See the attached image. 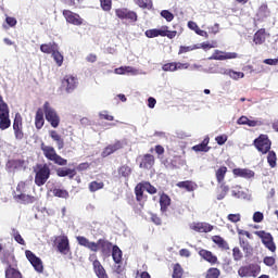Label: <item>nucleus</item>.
I'll list each match as a JSON object with an SVG mask.
<instances>
[{"label": "nucleus", "mask_w": 278, "mask_h": 278, "mask_svg": "<svg viewBox=\"0 0 278 278\" xmlns=\"http://www.w3.org/2000/svg\"><path fill=\"white\" fill-rule=\"evenodd\" d=\"M58 49L55 42L43 43L40 46L41 53L52 54Z\"/></svg>", "instance_id": "nucleus-36"}, {"label": "nucleus", "mask_w": 278, "mask_h": 278, "mask_svg": "<svg viewBox=\"0 0 278 278\" xmlns=\"http://www.w3.org/2000/svg\"><path fill=\"white\" fill-rule=\"evenodd\" d=\"M13 199L14 201H17V203H22L23 205H31V203H36V201H38V198L29 195L27 193L13 194Z\"/></svg>", "instance_id": "nucleus-20"}, {"label": "nucleus", "mask_w": 278, "mask_h": 278, "mask_svg": "<svg viewBox=\"0 0 278 278\" xmlns=\"http://www.w3.org/2000/svg\"><path fill=\"white\" fill-rule=\"evenodd\" d=\"M154 164H155V156H153V154H144L141 159L139 166L141 168H144L146 170H149L150 168H153Z\"/></svg>", "instance_id": "nucleus-22"}, {"label": "nucleus", "mask_w": 278, "mask_h": 278, "mask_svg": "<svg viewBox=\"0 0 278 278\" xmlns=\"http://www.w3.org/2000/svg\"><path fill=\"white\" fill-rule=\"evenodd\" d=\"M112 257L115 264H121V262H123V251H121V248H118V245H113Z\"/></svg>", "instance_id": "nucleus-34"}, {"label": "nucleus", "mask_w": 278, "mask_h": 278, "mask_svg": "<svg viewBox=\"0 0 278 278\" xmlns=\"http://www.w3.org/2000/svg\"><path fill=\"white\" fill-rule=\"evenodd\" d=\"M177 36V30H168V26H162V38L173 40Z\"/></svg>", "instance_id": "nucleus-40"}, {"label": "nucleus", "mask_w": 278, "mask_h": 278, "mask_svg": "<svg viewBox=\"0 0 278 278\" xmlns=\"http://www.w3.org/2000/svg\"><path fill=\"white\" fill-rule=\"evenodd\" d=\"M207 144H210V137L204 138L200 144L193 146L192 149L195 153H207L212 149Z\"/></svg>", "instance_id": "nucleus-25"}, {"label": "nucleus", "mask_w": 278, "mask_h": 278, "mask_svg": "<svg viewBox=\"0 0 278 278\" xmlns=\"http://www.w3.org/2000/svg\"><path fill=\"white\" fill-rule=\"evenodd\" d=\"M100 5L104 12H110L112 10V0H100Z\"/></svg>", "instance_id": "nucleus-55"}, {"label": "nucleus", "mask_w": 278, "mask_h": 278, "mask_svg": "<svg viewBox=\"0 0 278 278\" xmlns=\"http://www.w3.org/2000/svg\"><path fill=\"white\" fill-rule=\"evenodd\" d=\"M227 218H228V220H229L230 223H240V220H241V215H240V213H237V214H229V215L227 216Z\"/></svg>", "instance_id": "nucleus-61"}, {"label": "nucleus", "mask_w": 278, "mask_h": 278, "mask_svg": "<svg viewBox=\"0 0 278 278\" xmlns=\"http://www.w3.org/2000/svg\"><path fill=\"white\" fill-rule=\"evenodd\" d=\"M41 151L45 157L48 159L49 162H53V164H56V166H66V164H68V161L58 154L55 148L51 146H46L45 143H42Z\"/></svg>", "instance_id": "nucleus-3"}, {"label": "nucleus", "mask_w": 278, "mask_h": 278, "mask_svg": "<svg viewBox=\"0 0 278 278\" xmlns=\"http://www.w3.org/2000/svg\"><path fill=\"white\" fill-rule=\"evenodd\" d=\"M197 49H201V47H199V45L180 46L178 55H182V53H190V51H197Z\"/></svg>", "instance_id": "nucleus-41"}, {"label": "nucleus", "mask_w": 278, "mask_h": 278, "mask_svg": "<svg viewBox=\"0 0 278 278\" xmlns=\"http://www.w3.org/2000/svg\"><path fill=\"white\" fill-rule=\"evenodd\" d=\"M254 233H255V236L261 238L262 243L264 244V247L266 249H268V251H270L271 253H276L277 245L275 244V240L273 238V235H270V232L260 230V231H255Z\"/></svg>", "instance_id": "nucleus-9"}, {"label": "nucleus", "mask_w": 278, "mask_h": 278, "mask_svg": "<svg viewBox=\"0 0 278 278\" xmlns=\"http://www.w3.org/2000/svg\"><path fill=\"white\" fill-rule=\"evenodd\" d=\"M12 125V121L10 119V108L8 103L3 101V97L0 96V129L1 131H5V129H10Z\"/></svg>", "instance_id": "nucleus-4"}, {"label": "nucleus", "mask_w": 278, "mask_h": 278, "mask_svg": "<svg viewBox=\"0 0 278 278\" xmlns=\"http://www.w3.org/2000/svg\"><path fill=\"white\" fill-rule=\"evenodd\" d=\"M50 138L56 142L59 150L64 149V139H62V136L56 130H50Z\"/></svg>", "instance_id": "nucleus-33"}, {"label": "nucleus", "mask_w": 278, "mask_h": 278, "mask_svg": "<svg viewBox=\"0 0 278 278\" xmlns=\"http://www.w3.org/2000/svg\"><path fill=\"white\" fill-rule=\"evenodd\" d=\"M226 75H228L231 79H242L244 78V73L242 72H236L233 70H227L226 72Z\"/></svg>", "instance_id": "nucleus-50"}, {"label": "nucleus", "mask_w": 278, "mask_h": 278, "mask_svg": "<svg viewBox=\"0 0 278 278\" xmlns=\"http://www.w3.org/2000/svg\"><path fill=\"white\" fill-rule=\"evenodd\" d=\"M267 162L270 166V168H275L277 166V153H275V151H270L267 152Z\"/></svg>", "instance_id": "nucleus-47"}, {"label": "nucleus", "mask_w": 278, "mask_h": 278, "mask_svg": "<svg viewBox=\"0 0 278 278\" xmlns=\"http://www.w3.org/2000/svg\"><path fill=\"white\" fill-rule=\"evenodd\" d=\"M135 197L138 205H140V207H144V204L147 203L149 197L144 194V189L142 187V184L140 182L137 184L135 187Z\"/></svg>", "instance_id": "nucleus-15"}, {"label": "nucleus", "mask_w": 278, "mask_h": 278, "mask_svg": "<svg viewBox=\"0 0 278 278\" xmlns=\"http://www.w3.org/2000/svg\"><path fill=\"white\" fill-rule=\"evenodd\" d=\"M58 177H70V179H73L75 175H77V170L66 167H60L56 169Z\"/></svg>", "instance_id": "nucleus-27"}, {"label": "nucleus", "mask_w": 278, "mask_h": 278, "mask_svg": "<svg viewBox=\"0 0 278 278\" xmlns=\"http://www.w3.org/2000/svg\"><path fill=\"white\" fill-rule=\"evenodd\" d=\"M239 244L243 251H251V243H249V240L240 237Z\"/></svg>", "instance_id": "nucleus-57"}, {"label": "nucleus", "mask_w": 278, "mask_h": 278, "mask_svg": "<svg viewBox=\"0 0 278 278\" xmlns=\"http://www.w3.org/2000/svg\"><path fill=\"white\" fill-rule=\"evenodd\" d=\"M229 193V186L227 184H219V187L217 188V201H223L225 197Z\"/></svg>", "instance_id": "nucleus-29"}, {"label": "nucleus", "mask_w": 278, "mask_h": 278, "mask_svg": "<svg viewBox=\"0 0 278 278\" xmlns=\"http://www.w3.org/2000/svg\"><path fill=\"white\" fill-rule=\"evenodd\" d=\"M35 127L36 129H42L45 127V109H38L35 115Z\"/></svg>", "instance_id": "nucleus-26"}, {"label": "nucleus", "mask_w": 278, "mask_h": 278, "mask_svg": "<svg viewBox=\"0 0 278 278\" xmlns=\"http://www.w3.org/2000/svg\"><path fill=\"white\" fill-rule=\"evenodd\" d=\"M103 188H105V184H103V181H97V180H93L89 184V190L91 192H97L99 190H103Z\"/></svg>", "instance_id": "nucleus-43"}, {"label": "nucleus", "mask_w": 278, "mask_h": 278, "mask_svg": "<svg viewBox=\"0 0 278 278\" xmlns=\"http://www.w3.org/2000/svg\"><path fill=\"white\" fill-rule=\"evenodd\" d=\"M277 254H275L274 256H265L263 258V264H265V266H269V267H273L275 266V264L277 263Z\"/></svg>", "instance_id": "nucleus-54"}, {"label": "nucleus", "mask_w": 278, "mask_h": 278, "mask_svg": "<svg viewBox=\"0 0 278 278\" xmlns=\"http://www.w3.org/2000/svg\"><path fill=\"white\" fill-rule=\"evenodd\" d=\"M10 168L18 169L25 168V160L16 159L9 161Z\"/></svg>", "instance_id": "nucleus-42"}, {"label": "nucleus", "mask_w": 278, "mask_h": 278, "mask_svg": "<svg viewBox=\"0 0 278 278\" xmlns=\"http://www.w3.org/2000/svg\"><path fill=\"white\" fill-rule=\"evenodd\" d=\"M89 262L92 263L93 271L97 275L98 278H110L108 276V271H105V268L97 257V254H90L89 255Z\"/></svg>", "instance_id": "nucleus-11"}, {"label": "nucleus", "mask_w": 278, "mask_h": 278, "mask_svg": "<svg viewBox=\"0 0 278 278\" xmlns=\"http://www.w3.org/2000/svg\"><path fill=\"white\" fill-rule=\"evenodd\" d=\"M43 113L46 121H48L54 129H58L60 127V115L58 114V111L51 106L49 102L43 103Z\"/></svg>", "instance_id": "nucleus-5"}, {"label": "nucleus", "mask_w": 278, "mask_h": 278, "mask_svg": "<svg viewBox=\"0 0 278 278\" xmlns=\"http://www.w3.org/2000/svg\"><path fill=\"white\" fill-rule=\"evenodd\" d=\"M205 278H220V269L216 267H210L206 270Z\"/></svg>", "instance_id": "nucleus-45"}, {"label": "nucleus", "mask_w": 278, "mask_h": 278, "mask_svg": "<svg viewBox=\"0 0 278 278\" xmlns=\"http://www.w3.org/2000/svg\"><path fill=\"white\" fill-rule=\"evenodd\" d=\"M15 140H23L25 138V132L23 128H13Z\"/></svg>", "instance_id": "nucleus-59"}, {"label": "nucleus", "mask_w": 278, "mask_h": 278, "mask_svg": "<svg viewBox=\"0 0 278 278\" xmlns=\"http://www.w3.org/2000/svg\"><path fill=\"white\" fill-rule=\"evenodd\" d=\"M115 16L121 18V21H130V23H136V21H138V13L135 11H129L126 8L116 9Z\"/></svg>", "instance_id": "nucleus-13"}, {"label": "nucleus", "mask_w": 278, "mask_h": 278, "mask_svg": "<svg viewBox=\"0 0 278 278\" xmlns=\"http://www.w3.org/2000/svg\"><path fill=\"white\" fill-rule=\"evenodd\" d=\"M62 15L70 25H75L76 27L84 25V18L78 13L65 9L62 11Z\"/></svg>", "instance_id": "nucleus-10"}, {"label": "nucleus", "mask_w": 278, "mask_h": 278, "mask_svg": "<svg viewBox=\"0 0 278 278\" xmlns=\"http://www.w3.org/2000/svg\"><path fill=\"white\" fill-rule=\"evenodd\" d=\"M232 175L235 177H242L243 179H252V177H255V172L248 168H235L232 169Z\"/></svg>", "instance_id": "nucleus-23"}, {"label": "nucleus", "mask_w": 278, "mask_h": 278, "mask_svg": "<svg viewBox=\"0 0 278 278\" xmlns=\"http://www.w3.org/2000/svg\"><path fill=\"white\" fill-rule=\"evenodd\" d=\"M28 191H29V182L20 181L13 194H27Z\"/></svg>", "instance_id": "nucleus-35"}, {"label": "nucleus", "mask_w": 278, "mask_h": 278, "mask_svg": "<svg viewBox=\"0 0 278 278\" xmlns=\"http://www.w3.org/2000/svg\"><path fill=\"white\" fill-rule=\"evenodd\" d=\"M160 200V207H161V213L166 214L168 212V207H170V197L164 192L159 193Z\"/></svg>", "instance_id": "nucleus-21"}, {"label": "nucleus", "mask_w": 278, "mask_h": 278, "mask_svg": "<svg viewBox=\"0 0 278 278\" xmlns=\"http://www.w3.org/2000/svg\"><path fill=\"white\" fill-rule=\"evenodd\" d=\"M177 188L186 190L187 192H194L199 188V185L192 180L179 181L176 184Z\"/></svg>", "instance_id": "nucleus-24"}, {"label": "nucleus", "mask_w": 278, "mask_h": 278, "mask_svg": "<svg viewBox=\"0 0 278 278\" xmlns=\"http://www.w3.org/2000/svg\"><path fill=\"white\" fill-rule=\"evenodd\" d=\"M212 241L223 251H229V243L220 236H213Z\"/></svg>", "instance_id": "nucleus-30"}, {"label": "nucleus", "mask_w": 278, "mask_h": 278, "mask_svg": "<svg viewBox=\"0 0 278 278\" xmlns=\"http://www.w3.org/2000/svg\"><path fill=\"white\" fill-rule=\"evenodd\" d=\"M117 173L119 177H124L125 179H127L131 175V167H129V165H122L121 167H118Z\"/></svg>", "instance_id": "nucleus-38"}, {"label": "nucleus", "mask_w": 278, "mask_h": 278, "mask_svg": "<svg viewBox=\"0 0 278 278\" xmlns=\"http://www.w3.org/2000/svg\"><path fill=\"white\" fill-rule=\"evenodd\" d=\"M88 168H90V163L85 162V163H80L76 169L78 170V173H83V170H88Z\"/></svg>", "instance_id": "nucleus-64"}, {"label": "nucleus", "mask_w": 278, "mask_h": 278, "mask_svg": "<svg viewBox=\"0 0 278 278\" xmlns=\"http://www.w3.org/2000/svg\"><path fill=\"white\" fill-rule=\"evenodd\" d=\"M147 38H157L159 36L162 37V27L160 29L157 28H152V29H148L144 33Z\"/></svg>", "instance_id": "nucleus-48"}, {"label": "nucleus", "mask_w": 278, "mask_h": 278, "mask_svg": "<svg viewBox=\"0 0 278 278\" xmlns=\"http://www.w3.org/2000/svg\"><path fill=\"white\" fill-rule=\"evenodd\" d=\"M269 14H270V11L268 10V4H262L258 8V11H257L258 18H267Z\"/></svg>", "instance_id": "nucleus-44"}, {"label": "nucleus", "mask_w": 278, "mask_h": 278, "mask_svg": "<svg viewBox=\"0 0 278 278\" xmlns=\"http://www.w3.org/2000/svg\"><path fill=\"white\" fill-rule=\"evenodd\" d=\"M13 129H23V116L16 113L13 119Z\"/></svg>", "instance_id": "nucleus-49"}, {"label": "nucleus", "mask_w": 278, "mask_h": 278, "mask_svg": "<svg viewBox=\"0 0 278 278\" xmlns=\"http://www.w3.org/2000/svg\"><path fill=\"white\" fill-rule=\"evenodd\" d=\"M25 255L28 262H30L31 266L35 268V270H37V273H42L45 270V267L42 266V260L36 256L34 252H31L30 250H26Z\"/></svg>", "instance_id": "nucleus-14"}, {"label": "nucleus", "mask_w": 278, "mask_h": 278, "mask_svg": "<svg viewBox=\"0 0 278 278\" xmlns=\"http://www.w3.org/2000/svg\"><path fill=\"white\" fill-rule=\"evenodd\" d=\"M190 229H192V231H197L198 233H210V231L214 230V226L205 222H198L191 224Z\"/></svg>", "instance_id": "nucleus-17"}, {"label": "nucleus", "mask_w": 278, "mask_h": 278, "mask_svg": "<svg viewBox=\"0 0 278 278\" xmlns=\"http://www.w3.org/2000/svg\"><path fill=\"white\" fill-rule=\"evenodd\" d=\"M198 253L200 257H202V260H204L205 262H208V264H211L212 266H214L215 264H218V256L214 255L212 251L201 249Z\"/></svg>", "instance_id": "nucleus-19"}, {"label": "nucleus", "mask_w": 278, "mask_h": 278, "mask_svg": "<svg viewBox=\"0 0 278 278\" xmlns=\"http://www.w3.org/2000/svg\"><path fill=\"white\" fill-rule=\"evenodd\" d=\"M232 257L235 262H240L244 255L242 254V251H240V248H233L232 249Z\"/></svg>", "instance_id": "nucleus-56"}, {"label": "nucleus", "mask_w": 278, "mask_h": 278, "mask_svg": "<svg viewBox=\"0 0 278 278\" xmlns=\"http://www.w3.org/2000/svg\"><path fill=\"white\" fill-rule=\"evenodd\" d=\"M238 275L241 278L257 277V275H260V266H257L255 264H249V265L241 266L238 269Z\"/></svg>", "instance_id": "nucleus-12"}, {"label": "nucleus", "mask_w": 278, "mask_h": 278, "mask_svg": "<svg viewBox=\"0 0 278 278\" xmlns=\"http://www.w3.org/2000/svg\"><path fill=\"white\" fill-rule=\"evenodd\" d=\"M227 176V166H220L218 169L215 172V177L217 184H225V177Z\"/></svg>", "instance_id": "nucleus-31"}, {"label": "nucleus", "mask_w": 278, "mask_h": 278, "mask_svg": "<svg viewBox=\"0 0 278 278\" xmlns=\"http://www.w3.org/2000/svg\"><path fill=\"white\" fill-rule=\"evenodd\" d=\"M253 42L255 45H264L266 42V29L265 28H261L254 34Z\"/></svg>", "instance_id": "nucleus-28"}, {"label": "nucleus", "mask_w": 278, "mask_h": 278, "mask_svg": "<svg viewBox=\"0 0 278 278\" xmlns=\"http://www.w3.org/2000/svg\"><path fill=\"white\" fill-rule=\"evenodd\" d=\"M61 88L65 90L67 94L79 88V78L73 74H67L61 79Z\"/></svg>", "instance_id": "nucleus-7"}, {"label": "nucleus", "mask_w": 278, "mask_h": 278, "mask_svg": "<svg viewBox=\"0 0 278 278\" xmlns=\"http://www.w3.org/2000/svg\"><path fill=\"white\" fill-rule=\"evenodd\" d=\"M229 139V137L227 135H219L215 138V141L217 142V144H219V147H223V144H225V142H227V140Z\"/></svg>", "instance_id": "nucleus-60"}, {"label": "nucleus", "mask_w": 278, "mask_h": 278, "mask_svg": "<svg viewBox=\"0 0 278 278\" xmlns=\"http://www.w3.org/2000/svg\"><path fill=\"white\" fill-rule=\"evenodd\" d=\"M141 184L142 188L149 193V194H157V188H155L151 182L143 181L139 182Z\"/></svg>", "instance_id": "nucleus-46"}, {"label": "nucleus", "mask_w": 278, "mask_h": 278, "mask_svg": "<svg viewBox=\"0 0 278 278\" xmlns=\"http://www.w3.org/2000/svg\"><path fill=\"white\" fill-rule=\"evenodd\" d=\"M52 58L54 62H56L58 66H62V64H64V56L60 51H58V49L53 51Z\"/></svg>", "instance_id": "nucleus-52"}, {"label": "nucleus", "mask_w": 278, "mask_h": 278, "mask_svg": "<svg viewBox=\"0 0 278 278\" xmlns=\"http://www.w3.org/2000/svg\"><path fill=\"white\" fill-rule=\"evenodd\" d=\"M161 16L165 18L167 23H170L175 18V15L168 10L161 11Z\"/></svg>", "instance_id": "nucleus-58"}, {"label": "nucleus", "mask_w": 278, "mask_h": 278, "mask_svg": "<svg viewBox=\"0 0 278 278\" xmlns=\"http://www.w3.org/2000/svg\"><path fill=\"white\" fill-rule=\"evenodd\" d=\"M35 173V184L38 186V188H41V186H45L47 181H49V178L51 177V167H49V164H37L36 168L34 169Z\"/></svg>", "instance_id": "nucleus-2"}, {"label": "nucleus", "mask_w": 278, "mask_h": 278, "mask_svg": "<svg viewBox=\"0 0 278 278\" xmlns=\"http://www.w3.org/2000/svg\"><path fill=\"white\" fill-rule=\"evenodd\" d=\"M76 240L80 247H85V249H89L93 253H97L99 250L104 257H110L112 255V249L114 245L112 242L105 239H99L97 242L88 240V238L84 236L76 237Z\"/></svg>", "instance_id": "nucleus-1"}, {"label": "nucleus", "mask_w": 278, "mask_h": 278, "mask_svg": "<svg viewBox=\"0 0 278 278\" xmlns=\"http://www.w3.org/2000/svg\"><path fill=\"white\" fill-rule=\"evenodd\" d=\"M162 71H164L165 73H175V71H177V62L163 64Z\"/></svg>", "instance_id": "nucleus-51"}, {"label": "nucleus", "mask_w": 278, "mask_h": 278, "mask_svg": "<svg viewBox=\"0 0 278 278\" xmlns=\"http://www.w3.org/2000/svg\"><path fill=\"white\" fill-rule=\"evenodd\" d=\"M5 278H23V274L18 269L9 265L5 269Z\"/></svg>", "instance_id": "nucleus-32"}, {"label": "nucleus", "mask_w": 278, "mask_h": 278, "mask_svg": "<svg viewBox=\"0 0 278 278\" xmlns=\"http://www.w3.org/2000/svg\"><path fill=\"white\" fill-rule=\"evenodd\" d=\"M53 194L58 197L59 199H68V191L65 189H53Z\"/></svg>", "instance_id": "nucleus-53"}, {"label": "nucleus", "mask_w": 278, "mask_h": 278, "mask_svg": "<svg viewBox=\"0 0 278 278\" xmlns=\"http://www.w3.org/2000/svg\"><path fill=\"white\" fill-rule=\"evenodd\" d=\"M238 58V53L236 52H224L220 50H215L213 54L208 58V60H236Z\"/></svg>", "instance_id": "nucleus-16"}, {"label": "nucleus", "mask_w": 278, "mask_h": 278, "mask_svg": "<svg viewBox=\"0 0 278 278\" xmlns=\"http://www.w3.org/2000/svg\"><path fill=\"white\" fill-rule=\"evenodd\" d=\"M173 278H184V267H181V264L176 263L173 267Z\"/></svg>", "instance_id": "nucleus-39"}, {"label": "nucleus", "mask_w": 278, "mask_h": 278, "mask_svg": "<svg viewBox=\"0 0 278 278\" xmlns=\"http://www.w3.org/2000/svg\"><path fill=\"white\" fill-rule=\"evenodd\" d=\"M136 5L141 8L142 10H153V1L152 0H134Z\"/></svg>", "instance_id": "nucleus-37"}, {"label": "nucleus", "mask_w": 278, "mask_h": 278, "mask_svg": "<svg viewBox=\"0 0 278 278\" xmlns=\"http://www.w3.org/2000/svg\"><path fill=\"white\" fill-rule=\"evenodd\" d=\"M125 146L122 143L121 140L115 141L112 144L106 146L101 155L102 157H109V155H112V153H116V151H121Z\"/></svg>", "instance_id": "nucleus-18"}, {"label": "nucleus", "mask_w": 278, "mask_h": 278, "mask_svg": "<svg viewBox=\"0 0 278 278\" xmlns=\"http://www.w3.org/2000/svg\"><path fill=\"white\" fill-rule=\"evenodd\" d=\"M5 23L9 25V27H16L17 21H16V17L7 16Z\"/></svg>", "instance_id": "nucleus-63"}, {"label": "nucleus", "mask_w": 278, "mask_h": 278, "mask_svg": "<svg viewBox=\"0 0 278 278\" xmlns=\"http://www.w3.org/2000/svg\"><path fill=\"white\" fill-rule=\"evenodd\" d=\"M54 245L61 255H68L71 253V241L66 235L54 237Z\"/></svg>", "instance_id": "nucleus-8"}, {"label": "nucleus", "mask_w": 278, "mask_h": 278, "mask_svg": "<svg viewBox=\"0 0 278 278\" xmlns=\"http://www.w3.org/2000/svg\"><path fill=\"white\" fill-rule=\"evenodd\" d=\"M253 146L258 151V153L266 155V153H269L270 148L273 147V141H270L268 135L262 134L256 139H254Z\"/></svg>", "instance_id": "nucleus-6"}, {"label": "nucleus", "mask_w": 278, "mask_h": 278, "mask_svg": "<svg viewBox=\"0 0 278 278\" xmlns=\"http://www.w3.org/2000/svg\"><path fill=\"white\" fill-rule=\"evenodd\" d=\"M264 220V214L262 212H255L253 214V222L254 223H262Z\"/></svg>", "instance_id": "nucleus-62"}]
</instances>
